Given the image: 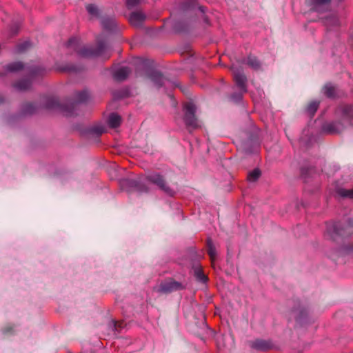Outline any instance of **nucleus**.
Returning a JSON list of instances; mask_svg holds the SVG:
<instances>
[{"mask_svg": "<svg viewBox=\"0 0 353 353\" xmlns=\"http://www.w3.org/2000/svg\"><path fill=\"white\" fill-rule=\"evenodd\" d=\"M67 47L72 48L83 57H100L106 50V45L103 42H99L95 49L88 47L81 48L77 38H71L67 43Z\"/></svg>", "mask_w": 353, "mask_h": 353, "instance_id": "f257e3e1", "label": "nucleus"}, {"mask_svg": "<svg viewBox=\"0 0 353 353\" xmlns=\"http://www.w3.org/2000/svg\"><path fill=\"white\" fill-rule=\"evenodd\" d=\"M146 179L149 182L156 185L165 194L172 196L173 190L167 184L164 177L159 173H151L146 176Z\"/></svg>", "mask_w": 353, "mask_h": 353, "instance_id": "f03ea898", "label": "nucleus"}, {"mask_svg": "<svg viewBox=\"0 0 353 353\" xmlns=\"http://www.w3.org/2000/svg\"><path fill=\"white\" fill-rule=\"evenodd\" d=\"M184 121L188 127L196 128L199 126L198 121L195 117L196 107L191 103H187L184 105Z\"/></svg>", "mask_w": 353, "mask_h": 353, "instance_id": "7ed1b4c3", "label": "nucleus"}, {"mask_svg": "<svg viewBox=\"0 0 353 353\" xmlns=\"http://www.w3.org/2000/svg\"><path fill=\"white\" fill-rule=\"evenodd\" d=\"M234 76V79L236 85L239 88L242 93L247 92L246 81L247 79L243 72L236 66L232 65L231 68Z\"/></svg>", "mask_w": 353, "mask_h": 353, "instance_id": "20e7f679", "label": "nucleus"}, {"mask_svg": "<svg viewBox=\"0 0 353 353\" xmlns=\"http://www.w3.org/2000/svg\"><path fill=\"white\" fill-rule=\"evenodd\" d=\"M183 288V286L181 283L170 280L161 283L158 291L162 293H170Z\"/></svg>", "mask_w": 353, "mask_h": 353, "instance_id": "39448f33", "label": "nucleus"}, {"mask_svg": "<svg viewBox=\"0 0 353 353\" xmlns=\"http://www.w3.org/2000/svg\"><path fill=\"white\" fill-rule=\"evenodd\" d=\"M145 15L141 11L133 12L130 14L129 21L131 25L134 27H139L145 19Z\"/></svg>", "mask_w": 353, "mask_h": 353, "instance_id": "423d86ee", "label": "nucleus"}, {"mask_svg": "<svg viewBox=\"0 0 353 353\" xmlns=\"http://www.w3.org/2000/svg\"><path fill=\"white\" fill-rule=\"evenodd\" d=\"M124 183L131 188H134L139 192H147L149 189L141 181L137 180H125Z\"/></svg>", "mask_w": 353, "mask_h": 353, "instance_id": "0eeeda50", "label": "nucleus"}, {"mask_svg": "<svg viewBox=\"0 0 353 353\" xmlns=\"http://www.w3.org/2000/svg\"><path fill=\"white\" fill-rule=\"evenodd\" d=\"M130 73V70L129 68L121 67L114 72L113 77L115 80L121 81L125 80Z\"/></svg>", "mask_w": 353, "mask_h": 353, "instance_id": "6e6552de", "label": "nucleus"}, {"mask_svg": "<svg viewBox=\"0 0 353 353\" xmlns=\"http://www.w3.org/2000/svg\"><path fill=\"white\" fill-rule=\"evenodd\" d=\"M336 194L343 199H353V188L352 189H345L343 188H338L336 190Z\"/></svg>", "mask_w": 353, "mask_h": 353, "instance_id": "1a4fd4ad", "label": "nucleus"}, {"mask_svg": "<svg viewBox=\"0 0 353 353\" xmlns=\"http://www.w3.org/2000/svg\"><path fill=\"white\" fill-rule=\"evenodd\" d=\"M108 122L111 128H117L121 124V117L116 113H112L108 117Z\"/></svg>", "mask_w": 353, "mask_h": 353, "instance_id": "9d476101", "label": "nucleus"}, {"mask_svg": "<svg viewBox=\"0 0 353 353\" xmlns=\"http://www.w3.org/2000/svg\"><path fill=\"white\" fill-rule=\"evenodd\" d=\"M101 24L103 28L108 30H112L117 26V23L114 18H103L101 20Z\"/></svg>", "mask_w": 353, "mask_h": 353, "instance_id": "9b49d317", "label": "nucleus"}, {"mask_svg": "<svg viewBox=\"0 0 353 353\" xmlns=\"http://www.w3.org/2000/svg\"><path fill=\"white\" fill-rule=\"evenodd\" d=\"M151 80L154 82V83L158 87L160 88L163 85L164 83V78L158 72H153L150 76Z\"/></svg>", "mask_w": 353, "mask_h": 353, "instance_id": "f8f14e48", "label": "nucleus"}, {"mask_svg": "<svg viewBox=\"0 0 353 353\" xmlns=\"http://www.w3.org/2000/svg\"><path fill=\"white\" fill-rule=\"evenodd\" d=\"M336 88L331 83H327L323 88L324 94L328 97H335L336 95Z\"/></svg>", "mask_w": 353, "mask_h": 353, "instance_id": "ddd939ff", "label": "nucleus"}, {"mask_svg": "<svg viewBox=\"0 0 353 353\" xmlns=\"http://www.w3.org/2000/svg\"><path fill=\"white\" fill-rule=\"evenodd\" d=\"M194 276L196 280L202 283H205L208 281V277L204 274L200 267L194 268Z\"/></svg>", "mask_w": 353, "mask_h": 353, "instance_id": "4468645a", "label": "nucleus"}, {"mask_svg": "<svg viewBox=\"0 0 353 353\" xmlns=\"http://www.w3.org/2000/svg\"><path fill=\"white\" fill-rule=\"evenodd\" d=\"M207 247H208V253L210 256L211 259L213 261L215 259L216 256V248L213 244V242L211 239H208L207 241Z\"/></svg>", "mask_w": 353, "mask_h": 353, "instance_id": "2eb2a0df", "label": "nucleus"}, {"mask_svg": "<svg viewBox=\"0 0 353 353\" xmlns=\"http://www.w3.org/2000/svg\"><path fill=\"white\" fill-rule=\"evenodd\" d=\"M23 65L21 62H14L6 65V70L9 72H17L22 70Z\"/></svg>", "mask_w": 353, "mask_h": 353, "instance_id": "dca6fc26", "label": "nucleus"}, {"mask_svg": "<svg viewBox=\"0 0 353 353\" xmlns=\"http://www.w3.org/2000/svg\"><path fill=\"white\" fill-rule=\"evenodd\" d=\"M30 82L28 80H23L15 83V88L21 91L26 90L30 87Z\"/></svg>", "mask_w": 353, "mask_h": 353, "instance_id": "f3484780", "label": "nucleus"}, {"mask_svg": "<svg viewBox=\"0 0 353 353\" xmlns=\"http://www.w3.org/2000/svg\"><path fill=\"white\" fill-rule=\"evenodd\" d=\"M245 63L253 69H258L260 67L259 61L254 57H248Z\"/></svg>", "mask_w": 353, "mask_h": 353, "instance_id": "a211bd4d", "label": "nucleus"}, {"mask_svg": "<svg viewBox=\"0 0 353 353\" xmlns=\"http://www.w3.org/2000/svg\"><path fill=\"white\" fill-rule=\"evenodd\" d=\"M338 124L335 123H330L326 124L323 129L325 131L329 132V133H338L340 132V130L337 128Z\"/></svg>", "mask_w": 353, "mask_h": 353, "instance_id": "6ab92c4d", "label": "nucleus"}, {"mask_svg": "<svg viewBox=\"0 0 353 353\" xmlns=\"http://www.w3.org/2000/svg\"><path fill=\"white\" fill-rule=\"evenodd\" d=\"M261 175V171L259 169H254L252 172H249L248 175V180L250 182L256 181Z\"/></svg>", "mask_w": 353, "mask_h": 353, "instance_id": "aec40b11", "label": "nucleus"}, {"mask_svg": "<svg viewBox=\"0 0 353 353\" xmlns=\"http://www.w3.org/2000/svg\"><path fill=\"white\" fill-rule=\"evenodd\" d=\"M252 347L253 348H255V349L259 350H265L268 349V345H267L265 341H261V340H257V341L253 342L252 344Z\"/></svg>", "mask_w": 353, "mask_h": 353, "instance_id": "412c9836", "label": "nucleus"}, {"mask_svg": "<svg viewBox=\"0 0 353 353\" xmlns=\"http://www.w3.org/2000/svg\"><path fill=\"white\" fill-rule=\"evenodd\" d=\"M89 97V92L87 90H83L77 93L76 101L78 102L85 101Z\"/></svg>", "mask_w": 353, "mask_h": 353, "instance_id": "4be33fe9", "label": "nucleus"}, {"mask_svg": "<svg viewBox=\"0 0 353 353\" xmlns=\"http://www.w3.org/2000/svg\"><path fill=\"white\" fill-rule=\"evenodd\" d=\"M86 10L88 12L92 17H98L99 14V11L98 8L93 5L89 4L86 6Z\"/></svg>", "mask_w": 353, "mask_h": 353, "instance_id": "5701e85b", "label": "nucleus"}, {"mask_svg": "<svg viewBox=\"0 0 353 353\" xmlns=\"http://www.w3.org/2000/svg\"><path fill=\"white\" fill-rule=\"evenodd\" d=\"M318 108H319V102L312 101L308 105V106L307 108V111L310 114L313 115L317 110Z\"/></svg>", "mask_w": 353, "mask_h": 353, "instance_id": "b1692460", "label": "nucleus"}, {"mask_svg": "<svg viewBox=\"0 0 353 353\" xmlns=\"http://www.w3.org/2000/svg\"><path fill=\"white\" fill-rule=\"evenodd\" d=\"M197 5L196 0H187L183 5L184 10L194 8Z\"/></svg>", "mask_w": 353, "mask_h": 353, "instance_id": "393cba45", "label": "nucleus"}, {"mask_svg": "<svg viewBox=\"0 0 353 353\" xmlns=\"http://www.w3.org/2000/svg\"><path fill=\"white\" fill-rule=\"evenodd\" d=\"M30 46V43L28 41H24L22 43L19 44L17 46V51L18 52H23L26 50Z\"/></svg>", "mask_w": 353, "mask_h": 353, "instance_id": "a878e982", "label": "nucleus"}, {"mask_svg": "<svg viewBox=\"0 0 353 353\" xmlns=\"http://www.w3.org/2000/svg\"><path fill=\"white\" fill-rule=\"evenodd\" d=\"M63 110L66 117H72L74 114V105L72 104L70 108H65Z\"/></svg>", "mask_w": 353, "mask_h": 353, "instance_id": "bb28decb", "label": "nucleus"}, {"mask_svg": "<svg viewBox=\"0 0 353 353\" xmlns=\"http://www.w3.org/2000/svg\"><path fill=\"white\" fill-rule=\"evenodd\" d=\"M312 4L315 6L325 5L330 3L331 0H310Z\"/></svg>", "mask_w": 353, "mask_h": 353, "instance_id": "cd10ccee", "label": "nucleus"}, {"mask_svg": "<svg viewBox=\"0 0 353 353\" xmlns=\"http://www.w3.org/2000/svg\"><path fill=\"white\" fill-rule=\"evenodd\" d=\"M143 0H126L127 6L130 7H134L140 3Z\"/></svg>", "mask_w": 353, "mask_h": 353, "instance_id": "c85d7f7f", "label": "nucleus"}, {"mask_svg": "<svg viewBox=\"0 0 353 353\" xmlns=\"http://www.w3.org/2000/svg\"><path fill=\"white\" fill-rule=\"evenodd\" d=\"M241 94H239V95H238V96L232 95V96L231 97V98H232L233 100H239V99H241Z\"/></svg>", "mask_w": 353, "mask_h": 353, "instance_id": "c756f323", "label": "nucleus"}, {"mask_svg": "<svg viewBox=\"0 0 353 353\" xmlns=\"http://www.w3.org/2000/svg\"><path fill=\"white\" fill-rule=\"evenodd\" d=\"M27 108H29V109H32L33 106L31 104H28V105H27ZM32 112H33V111L32 110H30L28 111V113H30V114H32Z\"/></svg>", "mask_w": 353, "mask_h": 353, "instance_id": "7c9ffc66", "label": "nucleus"}, {"mask_svg": "<svg viewBox=\"0 0 353 353\" xmlns=\"http://www.w3.org/2000/svg\"><path fill=\"white\" fill-rule=\"evenodd\" d=\"M199 8L202 12H204V8L203 7L200 6Z\"/></svg>", "mask_w": 353, "mask_h": 353, "instance_id": "2f4dec72", "label": "nucleus"}, {"mask_svg": "<svg viewBox=\"0 0 353 353\" xmlns=\"http://www.w3.org/2000/svg\"><path fill=\"white\" fill-rule=\"evenodd\" d=\"M112 324L114 325V327H116V324H117V323H116V322L112 321Z\"/></svg>", "mask_w": 353, "mask_h": 353, "instance_id": "473e14b6", "label": "nucleus"}, {"mask_svg": "<svg viewBox=\"0 0 353 353\" xmlns=\"http://www.w3.org/2000/svg\"><path fill=\"white\" fill-rule=\"evenodd\" d=\"M333 228H334V230H336V225H333Z\"/></svg>", "mask_w": 353, "mask_h": 353, "instance_id": "72a5a7b5", "label": "nucleus"}, {"mask_svg": "<svg viewBox=\"0 0 353 353\" xmlns=\"http://www.w3.org/2000/svg\"><path fill=\"white\" fill-rule=\"evenodd\" d=\"M330 20H333L334 21H336V19L332 18Z\"/></svg>", "mask_w": 353, "mask_h": 353, "instance_id": "f704fd0d", "label": "nucleus"}]
</instances>
